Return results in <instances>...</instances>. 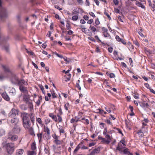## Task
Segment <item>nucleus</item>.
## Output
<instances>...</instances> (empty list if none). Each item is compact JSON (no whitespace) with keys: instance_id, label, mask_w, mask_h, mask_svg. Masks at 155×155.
<instances>
[{"instance_id":"37998d69","label":"nucleus","mask_w":155,"mask_h":155,"mask_svg":"<svg viewBox=\"0 0 155 155\" xmlns=\"http://www.w3.org/2000/svg\"><path fill=\"white\" fill-rule=\"evenodd\" d=\"M51 93L52 94V97L53 98H56L57 97L56 94H55L54 92L53 91H51Z\"/></svg>"},{"instance_id":"aec40b11","label":"nucleus","mask_w":155,"mask_h":155,"mask_svg":"<svg viewBox=\"0 0 155 155\" xmlns=\"http://www.w3.org/2000/svg\"><path fill=\"white\" fill-rule=\"evenodd\" d=\"M2 97L6 100L8 101L9 100V98L6 93H3L2 94Z\"/></svg>"},{"instance_id":"c03bdc74","label":"nucleus","mask_w":155,"mask_h":155,"mask_svg":"<svg viewBox=\"0 0 155 155\" xmlns=\"http://www.w3.org/2000/svg\"><path fill=\"white\" fill-rule=\"evenodd\" d=\"M109 141L108 140H107L105 138H103L101 142L104 143H106L107 144H109Z\"/></svg>"},{"instance_id":"69168bd1","label":"nucleus","mask_w":155,"mask_h":155,"mask_svg":"<svg viewBox=\"0 0 155 155\" xmlns=\"http://www.w3.org/2000/svg\"><path fill=\"white\" fill-rule=\"evenodd\" d=\"M50 119L48 118H47L45 119V124H47L50 122Z\"/></svg>"},{"instance_id":"0e129e2a","label":"nucleus","mask_w":155,"mask_h":155,"mask_svg":"<svg viewBox=\"0 0 155 155\" xmlns=\"http://www.w3.org/2000/svg\"><path fill=\"white\" fill-rule=\"evenodd\" d=\"M64 77V81L66 82H67V81H69L70 79V76L69 77H66V76H65Z\"/></svg>"},{"instance_id":"7ed1b4c3","label":"nucleus","mask_w":155,"mask_h":155,"mask_svg":"<svg viewBox=\"0 0 155 155\" xmlns=\"http://www.w3.org/2000/svg\"><path fill=\"white\" fill-rule=\"evenodd\" d=\"M10 81L12 84L18 85V83L20 81L18 77L14 73L10 71Z\"/></svg>"},{"instance_id":"338daca9","label":"nucleus","mask_w":155,"mask_h":155,"mask_svg":"<svg viewBox=\"0 0 155 155\" xmlns=\"http://www.w3.org/2000/svg\"><path fill=\"white\" fill-rule=\"evenodd\" d=\"M2 67L5 71L8 72L9 71L8 69L6 66L4 65H2Z\"/></svg>"},{"instance_id":"c9c22d12","label":"nucleus","mask_w":155,"mask_h":155,"mask_svg":"<svg viewBox=\"0 0 155 155\" xmlns=\"http://www.w3.org/2000/svg\"><path fill=\"white\" fill-rule=\"evenodd\" d=\"M11 93L12 95H14L16 94V91L15 90L14 88H12L11 90H10V93Z\"/></svg>"},{"instance_id":"9d476101","label":"nucleus","mask_w":155,"mask_h":155,"mask_svg":"<svg viewBox=\"0 0 155 155\" xmlns=\"http://www.w3.org/2000/svg\"><path fill=\"white\" fill-rule=\"evenodd\" d=\"M12 114L10 115L11 117H14L16 115H18V110L14 108H12L11 110Z\"/></svg>"},{"instance_id":"b1692460","label":"nucleus","mask_w":155,"mask_h":155,"mask_svg":"<svg viewBox=\"0 0 155 155\" xmlns=\"http://www.w3.org/2000/svg\"><path fill=\"white\" fill-rule=\"evenodd\" d=\"M28 104V106L30 110H32L33 108V105L32 104V102L31 100H30L27 103Z\"/></svg>"},{"instance_id":"f257e3e1","label":"nucleus","mask_w":155,"mask_h":155,"mask_svg":"<svg viewBox=\"0 0 155 155\" xmlns=\"http://www.w3.org/2000/svg\"><path fill=\"white\" fill-rule=\"evenodd\" d=\"M27 85V82L24 79H22L20 80V81L18 83V86H19V89L21 91L24 93L28 94V91L27 88L24 86V85L26 86Z\"/></svg>"},{"instance_id":"c85d7f7f","label":"nucleus","mask_w":155,"mask_h":155,"mask_svg":"<svg viewBox=\"0 0 155 155\" xmlns=\"http://www.w3.org/2000/svg\"><path fill=\"white\" fill-rule=\"evenodd\" d=\"M132 93H133V96L136 99L139 98V95L136 91H135L134 93L133 92Z\"/></svg>"},{"instance_id":"49530a36","label":"nucleus","mask_w":155,"mask_h":155,"mask_svg":"<svg viewBox=\"0 0 155 155\" xmlns=\"http://www.w3.org/2000/svg\"><path fill=\"white\" fill-rule=\"evenodd\" d=\"M105 137L107 139V140H108L109 141V143H110L111 140L110 136L109 134H106V135L105 136Z\"/></svg>"},{"instance_id":"3c124183","label":"nucleus","mask_w":155,"mask_h":155,"mask_svg":"<svg viewBox=\"0 0 155 155\" xmlns=\"http://www.w3.org/2000/svg\"><path fill=\"white\" fill-rule=\"evenodd\" d=\"M21 15L20 14H18L16 16L17 20L18 21L20 22L21 21Z\"/></svg>"},{"instance_id":"6e6d98bb","label":"nucleus","mask_w":155,"mask_h":155,"mask_svg":"<svg viewBox=\"0 0 155 155\" xmlns=\"http://www.w3.org/2000/svg\"><path fill=\"white\" fill-rule=\"evenodd\" d=\"M54 142L55 144H56L57 145L60 144L61 143V141L60 140H59L58 139L56 140H54Z\"/></svg>"},{"instance_id":"603ef678","label":"nucleus","mask_w":155,"mask_h":155,"mask_svg":"<svg viewBox=\"0 0 155 155\" xmlns=\"http://www.w3.org/2000/svg\"><path fill=\"white\" fill-rule=\"evenodd\" d=\"M102 34L105 32H108V30L106 28L103 27L102 28Z\"/></svg>"},{"instance_id":"bb28decb","label":"nucleus","mask_w":155,"mask_h":155,"mask_svg":"<svg viewBox=\"0 0 155 155\" xmlns=\"http://www.w3.org/2000/svg\"><path fill=\"white\" fill-rule=\"evenodd\" d=\"M42 96H39V98L38 100L36 101V104L37 106H39L40 104L41 101H42Z\"/></svg>"},{"instance_id":"39448f33","label":"nucleus","mask_w":155,"mask_h":155,"mask_svg":"<svg viewBox=\"0 0 155 155\" xmlns=\"http://www.w3.org/2000/svg\"><path fill=\"white\" fill-rule=\"evenodd\" d=\"M8 40L9 38L8 37H5L3 35L0 36V43L4 45H6L7 41Z\"/></svg>"},{"instance_id":"a878e982","label":"nucleus","mask_w":155,"mask_h":155,"mask_svg":"<svg viewBox=\"0 0 155 155\" xmlns=\"http://www.w3.org/2000/svg\"><path fill=\"white\" fill-rule=\"evenodd\" d=\"M44 131L47 132L48 136L50 135V130L48 127H44Z\"/></svg>"},{"instance_id":"f3484780","label":"nucleus","mask_w":155,"mask_h":155,"mask_svg":"<svg viewBox=\"0 0 155 155\" xmlns=\"http://www.w3.org/2000/svg\"><path fill=\"white\" fill-rule=\"evenodd\" d=\"M27 130H28V131L29 133V134L30 135L32 136H35V134L34 129L32 127H29V128L27 129Z\"/></svg>"},{"instance_id":"09e8293b","label":"nucleus","mask_w":155,"mask_h":155,"mask_svg":"<svg viewBox=\"0 0 155 155\" xmlns=\"http://www.w3.org/2000/svg\"><path fill=\"white\" fill-rule=\"evenodd\" d=\"M123 152L124 154L128 155L130 151L128 149L126 148L124 150Z\"/></svg>"},{"instance_id":"6e6552de","label":"nucleus","mask_w":155,"mask_h":155,"mask_svg":"<svg viewBox=\"0 0 155 155\" xmlns=\"http://www.w3.org/2000/svg\"><path fill=\"white\" fill-rule=\"evenodd\" d=\"M21 117L22 118L23 122L25 121H28L29 120H28V115L26 113H24L21 114Z\"/></svg>"},{"instance_id":"9b49d317","label":"nucleus","mask_w":155,"mask_h":155,"mask_svg":"<svg viewBox=\"0 0 155 155\" xmlns=\"http://www.w3.org/2000/svg\"><path fill=\"white\" fill-rule=\"evenodd\" d=\"M100 151V149L99 147L95 148L90 153L92 155H95L96 154L99 153Z\"/></svg>"},{"instance_id":"ddd939ff","label":"nucleus","mask_w":155,"mask_h":155,"mask_svg":"<svg viewBox=\"0 0 155 155\" xmlns=\"http://www.w3.org/2000/svg\"><path fill=\"white\" fill-rule=\"evenodd\" d=\"M64 128V127L60 125L59 126V127L58 128V129L59 130V133L61 135L62 134H66Z\"/></svg>"},{"instance_id":"1a4fd4ad","label":"nucleus","mask_w":155,"mask_h":155,"mask_svg":"<svg viewBox=\"0 0 155 155\" xmlns=\"http://www.w3.org/2000/svg\"><path fill=\"white\" fill-rule=\"evenodd\" d=\"M23 125L25 129L26 130L29 128V127H31V122L29 120L28 121H25L24 122H23Z\"/></svg>"},{"instance_id":"5fc2aeb1","label":"nucleus","mask_w":155,"mask_h":155,"mask_svg":"<svg viewBox=\"0 0 155 155\" xmlns=\"http://www.w3.org/2000/svg\"><path fill=\"white\" fill-rule=\"evenodd\" d=\"M115 38L116 39L117 41L119 42H121V41L122 40L121 39L120 37L118 35H116L115 37Z\"/></svg>"},{"instance_id":"de8ad7c7","label":"nucleus","mask_w":155,"mask_h":155,"mask_svg":"<svg viewBox=\"0 0 155 155\" xmlns=\"http://www.w3.org/2000/svg\"><path fill=\"white\" fill-rule=\"evenodd\" d=\"M80 145H79V144L76 147V148H75V150H74V153H76L78 151L79 149H80Z\"/></svg>"},{"instance_id":"2f4dec72","label":"nucleus","mask_w":155,"mask_h":155,"mask_svg":"<svg viewBox=\"0 0 155 155\" xmlns=\"http://www.w3.org/2000/svg\"><path fill=\"white\" fill-rule=\"evenodd\" d=\"M18 139V136L16 135H13L11 138L10 140L12 141H15L17 140Z\"/></svg>"},{"instance_id":"393cba45","label":"nucleus","mask_w":155,"mask_h":155,"mask_svg":"<svg viewBox=\"0 0 155 155\" xmlns=\"http://www.w3.org/2000/svg\"><path fill=\"white\" fill-rule=\"evenodd\" d=\"M137 134L138 135L139 137H142L144 136V134L143 132L141 130H138L137 132Z\"/></svg>"},{"instance_id":"774afa93","label":"nucleus","mask_w":155,"mask_h":155,"mask_svg":"<svg viewBox=\"0 0 155 155\" xmlns=\"http://www.w3.org/2000/svg\"><path fill=\"white\" fill-rule=\"evenodd\" d=\"M95 23L96 25H98L100 23L98 18L95 21Z\"/></svg>"},{"instance_id":"79ce46f5","label":"nucleus","mask_w":155,"mask_h":155,"mask_svg":"<svg viewBox=\"0 0 155 155\" xmlns=\"http://www.w3.org/2000/svg\"><path fill=\"white\" fill-rule=\"evenodd\" d=\"M107 75L109 76L110 78H114L115 77V75L113 73H107Z\"/></svg>"},{"instance_id":"72a5a7b5","label":"nucleus","mask_w":155,"mask_h":155,"mask_svg":"<svg viewBox=\"0 0 155 155\" xmlns=\"http://www.w3.org/2000/svg\"><path fill=\"white\" fill-rule=\"evenodd\" d=\"M36 148V144L35 143V142H33L31 145V148L32 150H35Z\"/></svg>"},{"instance_id":"2eb2a0df","label":"nucleus","mask_w":155,"mask_h":155,"mask_svg":"<svg viewBox=\"0 0 155 155\" xmlns=\"http://www.w3.org/2000/svg\"><path fill=\"white\" fill-rule=\"evenodd\" d=\"M125 147H124L123 145L121 143H118V144L117 146V149L119 151H121L122 149L124 148Z\"/></svg>"},{"instance_id":"dca6fc26","label":"nucleus","mask_w":155,"mask_h":155,"mask_svg":"<svg viewBox=\"0 0 155 155\" xmlns=\"http://www.w3.org/2000/svg\"><path fill=\"white\" fill-rule=\"evenodd\" d=\"M24 152V150L22 149L17 150H16V155H22Z\"/></svg>"},{"instance_id":"e2e57ef3","label":"nucleus","mask_w":155,"mask_h":155,"mask_svg":"<svg viewBox=\"0 0 155 155\" xmlns=\"http://www.w3.org/2000/svg\"><path fill=\"white\" fill-rule=\"evenodd\" d=\"M134 44L136 46L138 47L139 46V44L138 41L136 40L133 41Z\"/></svg>"},{"instance_id":"58836bf2","label":"nucleus","mask_w":155,"mask_h":155,"mask_svg":"<svg viewBox=\"0 0 155 155\" xmlns=\"http://www.w3.org/2000/svg\"><path fill=\"white\" fill-rule=\"evenodd\" d=\"M103 34L105 37L109 38H111V36L110 34L108 33V32H105L104 33H103Z\"/></svg>"},{"instance_id":"cd10ccee","label":"nucleus","mask_w":155,"mask_h":155,"mask_svg":"<svg viewBox=\"0 0 155 155\" xmlns=\"http://www.w3.org/2000/svg\"><path fill=\"white\" fill-rule=\"evenodd\" d=\"M140 106L143 107H147L149 106V105L148 103H145L144 102H142L141 103Z\"/></svg>"},{"instance_id":"ea45409f","label":"nucleus","mask_w":155,"mask_h":155,"mask_svg":"<svg viewBox=\"0 0 155 155\" xmlns=\"http://www.w3.org/2000/svg\"><path fill=\"white\" fill-rule=\"evenodd\" d=\"M90 29L93 32H95L96 30V28L94 26H92L91 25H90Z\"/></svg>"},{"instance_id":"052dcab7","label":"nucleus","mask_w":155,"mask_h":155,"mask_svg":"<svg viewBox=\"0 0 155 155\" xmlns=\"http://www.w3.org/2000/svg\"><path fill=\"white\" fill-rule=\"evenodd\" d=\"M104 14L105 15L107 16L108 18L109 19H111V18L110 17L109 15V14L107 12L105 11L104 12Z\"/></svg>"},{"instance_id":"6ab92c4d","label":"nucleus","mask_w":155,"mask_h":155,"mask_svg":"<svg viewBox=\"0 0 155 155\" xmlns=\"http://www.w3.org/2000/svg\"><path fill=\"white\" fill-rule=\"evenodd\" d=\"M30 117L31 122L33 124H34L35 121V118L34 114L33 113H31L30 114Z\"/></svg>"},{"instance_id":"680f3d73","label":"nucleus","mask_w":155,"mask_h":155,"mask_svg":"<svg viewBox=\"0 0 155 155\" xmlns=\"http://www.w3.org/2000/svg\"><path fill=\"white\" fill-rule=\"evenodd\" d=\"M114 129H115L116 130L118 131L119 133L120 134H121L122 135H123V133H122L121 130L120 129L117 128H115V127H114Z\"/></svg>"},{"instance_id":"a19ab883","label":"nucleus","mask_w":155,"mask_h":155,"mask_svg":"<svg viewBox=\"0 0 155 155\" xmlns=\"http://www.w3.org/2000/svg\"><path fill=\"white\" fill-rule=\"evenodd\" d=\"M28 155H36V153L34 151H28Z\"/></svg>"},{"instance_id":"4d7b16f0","label":"nucleus","mask_w":155,"mask_h":155,"mask_svg":"<svg viewBox=\"0 0 155 155\" xmlns=\"http://www.w3.org/2000/svg\"><path fill=\"white\" fill-rule=\"evenodd\" d=\"M52 136L55 139V140L58 139V137L55 133L52 134Z\"/></svg>"},{"instance_id":"4c0bfd02","label":"nucleus","mask_w":155,"mask_h":155,"mask_svg":"<svg viewBox=\"0 0 155 155\" xmlns=\"http://www.w3.org/2000/svg\"><path fill=\"white\" fill-rule=\"evenodd\" d=\"M70 105L68 103H66L64 105V108L65 110H68V108L69 107Z\"/></svg>"},{"instance_id":"f704fd0d","label":"nucleus","mask_w":155,"mask_h":155,"mask_svg":"<svg viewBox=\"0 0 155 155\" xmlns=\"http://www.w3.org/2000/svg\"><path fill=\"white\" fill-rule=\"evenodd\" d=\"M79 121L78 119L76 117H75V119L72 118L71 120V123H74L75 122L77 123Z\"/></svg>"},{"instance_id":"13d9d810","label":"nucleus","mask_w":155,"mask_h":155,"mask_svg":"<svg viewBox=\"0 0 155 155\" xmlns=\"http://www.w3.org/2000/svg\"><path fill=\"white\" fill-rule=\"evenodd\" d=\"M97 111L95 112L98 113H101V114H102L103 110H101V109H99L97 110Z\"/></svg>"},{"instance_id":"864d4df0","label":"nucleus","mask_w":155,"mask_h":155,"mask_svg":"<svg viewBox=\"0 0 155 155\" xmlns=\"http://www.w3.org/2000/svg\"><path fill=\"white\" fill-rule=\"evenodd\" d=\"M36 121L38 122V123L40 124H42V121L41 120L40 118H37L36 119Z\"/></svg>"},{"instance_id":"423d86ee","label":"nucleus","mask_w":155,"mask_h":155,"mask_svg":"<svg viewBox=\"0 0 155 155\" xmlns=\"http://www.w3.org/2000/svg\"><path fill=\"white\" fill-rule=\"evenodd\" d=\"M4 149L6 150L7 153L9 154L10 151V144L9 143H7L5 141L3 142L2 144Z\"/></svg>"},{"instance_id":"8fccbe9b","label":"nucleus","mask_w":155,"mask_h":155,"mask_svg":"<svg viewBox=\"0 0 155 155\" xmlns=\"http://www.w3.org/2000/svg\"><path fill=\"white\" fill-rule=\"evenodd\" d=\"M78 19V16L77 15H74L72 17V19L74 21H76Z\"/></svg>"},{"instance_id":"4be33fe9","label":"nucleus","mask_w":155,"mask_h":155,"mask_svg":"<svg viewBox=\"0 0 155 155\" xmlns=\"http://www.w3.org/2000/svg\"><path fill=\"white\" fill-rule=\"evenodd\" d=\"M15 148V145H14V143H10V153H13Z\"/></svg>"},{"instance_id":"20e7f679","label":"nucleus","mask_w":155,"mask_h":155,"mask_svg":"<svg viewBox=\"0 0 155 155\" xmlns=\"http://www.w3.org/2000/svg\"><path fill=\"white\" fill-rule=\"evenodd\" d=\"M49 116L51 117L55 122L61 123L62 122V117L59 115L57 114V115L56 116L53 113H50L49 114Z\"/></svg>"},{"instance_id":"5701e85b","label":"nucleus","mask_w":155,"mask_h":155,"mask_svg":"<svg viewBox=\"0 0 155 155\" xmlns=\"http://www.w3.org/2000/svg\"><path fill=\"white\" fill-rule=\"evenodd\" d=\"M44 151L46 154H48V155H50V151L49 147H45Z\"/></svg>"},{"instance_id":"412c9836","label":"nucleus","mask_w":155,"mask_h":155,"mask_svg":"<svg viewBox=\"0 0 155 155\" xmlns=\"http://www.w3.org/2000/svg\"><path fill=\"white\" fill-rule=\"evenodd\" d=\"M135 4L138 7H140L142 8L145 9V7L144 5H143V4L140 2L136 1L135 3Z\"/></svg>"},{"instance_id":"f8f14e48","label":"nucleus","mask_w":155,"mask_h":155,"mask_svg":"<svg viewBox=\"0 0 155 155\" xmlns=\"http://www.w3.org/2000/svg\"><path fill=\"white\" fill-rule=\"evenodd\" d=\"M19 120L18 118L14 117L13 119H11V122L14 124L15 125H18L17 124Z\"/></svg>"},{"instance_id":"a211bd4d","label":"nucleus","mask_w":155,"mask_h":155,"mask_svg":"<svg viewBox=\"0 0 155 155\" xmlns=\"http://www.w3.org/2000/svg\"><path fill=\"white\" fill-rule=\"evenodd\" d=\"M144 51L146 53H147L149 54H152L154 53L153 51H151L146 48H144Z\"/></svg>"},{"instance_id":"a18cd8bd","label":"nucleus","mask_w":155,"mask_h":155,"mask_svg":"<svg viewBox=\"0 0 155 155\" xmlns=\"http://www.w3.org/2000/svg\"><path fill=\"white\" fill-rule=\"evenodd\" d=\"M59 113L57 114V115L61 116L63 114V112L62 110V109L61 107H60L58 109Z\"/></svg>"},{"instance_id":"f03ea898","label":"nucleus","mask_w":155,"mask_h":155,"mask_svg":"<svg viewBox=\"0 0 155 155\" xmlns=\"http://www.w3.org/2000/svg\"><path fill=\"white\" fill-rule=\"evenodd\" d=\"M2 1L0 0V18L2 20L8 17V14L6 9L2 7Z\"/></svg>"},{"instance_id":"c756f323","label":"nucleus","mask_w":155,"mask_h":155,"mask_svg":"<svg viewBox=\"0 0 155 155\" xmlns=\"http://www.w3.org/2000/svg\"><path fill=\"white\" fill-rule=\"evenodd\" d=\"M5 131L3 128H0V137L2 136L5 134Z\"/></svg>"},{"instance_id":"e433bc0d","label":"nucleus","mask_w":155,"mask_h":155,"mask_svg":"<svg viewBox=\"0 0 155 155\" xmlns=\"http://www.w3.org/2000/svg\"><path fill=\"white\" fill-rule=\"evenodd\" d=\"M4 49L7 52H9V46L6 45H4Z\"/></svg>"},{"instance_id":"7c9ffc66","label":"nucleus","mask_w":155,"mask_h":155,"mask_svg":"<svg viewBox=\"0 0 155 155\" xmlns=\"http://www.w3.org/2000/svg\"><path fill=\"white\" fill-rule=\"evenodd\" d=\"M79 145H80V148L82 149H88V147L83 145V143H79Z\"/></svg>"},{"instance_id":"bf43d9fd","label":"nucleus","mask_w":155,"mask_h":155,"mask_svg":"<svg viewBox=\"0 0 155 155\" xmlns=\"http://www.w3.org/2000/svg\"><path fill=\"white\" fill-rule=\"evenodd\" d=\"M145 86L146 87L147 89H149L151 88L149 84L147 83H145L144 84Z\"/></svg>"},{"instance_id":"473e14b6","label":"nucleus","mask_w":155,"mask_h":155,"mask_svg":"<svg viewBox=\"0 0 155 155\" xmlns=\"http://www.w3.org/2000/svg\"><path fill=\"white\" fill-rule=\"evenodd\" d=\"M42 133H39L37 134V136L39 142H40L41 141L42 139Z\"/></svg>"},{"instance_id":"4468645a","label":"nucleus","mask_w":155,"mask_h":155,"mask_svg":"<svg viewBox=\"0 0 155 155\" xmlns=\"http://www.w3.org/2000/svg\"><path fill=\"white\" fill-rule=\"evenodd\" d=\"M23 100L27 103L30 101L29 95L28 94H25L23 96Z\"/></svg>"},{"instance_id":"0eeeda50","label":"nucleus","mask_w":155,"mask_h":155,"mask_svg":"<svg viewBox=\"0 0 155 155\" xmlns=\"http://www.w3.org/2000/svg\"><path fill=\"white\" fill-rule=\"evenodd\" d=\"M21 130V129L18 125H15L12 130V132L14 134H18Z\"/></svg>"}]
</instances>
